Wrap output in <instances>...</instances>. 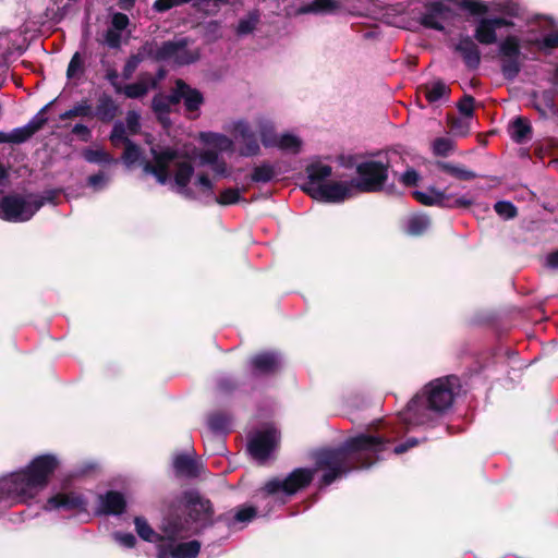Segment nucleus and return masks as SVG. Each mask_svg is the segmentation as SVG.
Masks as SVG:
<instances>
[{
  "instance_id": "1",
  "label": "nucleus",
  "mask_w": 558,
  "mask_h": 558,
  "mask_svg": "<svg viewBox=\"0 0 558 558\" xmlns=\"http://www.w3.org/2000/svg\"><path fill=\"white\" fill-rule=\"evenodd\" d=\"M153 162L144 166L146 173L153 174L160 184H171V187L187 198L197 196H211L215 180L228 177L227 163L220 160L217 153L205 150L199 154V165L209 166L214 172L210 178L203 170L195 172L193 167L194 151L178 150L170 147L151 148Z\"/></svg>"
},
{
  "instance_id": "2",
  "label": "nucleus",
  "mask_w": 558,
  "mask_h": 558,
  "mask_svg": "<svg viewBox=\"0 0 558 558\" xmlns=\"http://www.w3.org/2000/svg\"><path fill=\"white\" fill-rule=\"evenodd\" d=\"M58 463L52 454L38 456L25 469L1 478L0 501L15 505L33 499L47 486Z\"/></svg>"
},
{
  "instance_id": "3",
  "label": "nucleus",
  "mask_w": 558,
  "mask_h": 558,
  "mask_svg": "<svg viewBox=\"0 0 558 558\" xmlns=\"http://www.w3.org/2000/svg\"><path fill=\"white\" fill-rule=\"evenodd\" d=\"M387 11L399 16L400 25L408 29L422 26L441 32L452 16L449 0H398Z\"/></svg>"
},
{
  "instance_id": "4",
  "label": "nucleus",
  "mask_w": 558,
  "mask_h": 558,
  "mask_svg": "<svg viewBox=\"0 0 558 558\" xmlns=\"http://www.w3.org/2000/svg\"><path fill=\"white\" fill-rule=\"evenodd\" d=\"M453 402V392L448 379L439 378L424 387L401 413L402 422L410 428L432 421L448 410Z\"/></svg>"
},
{
  "instance_id": "5",
  "label": "nucleus",
  "mask_w": 558,
  "mask_h": 558,
  "mask_svg": "<svg viewBox=\"0 0 558 558\" xmlns=\"http://www.w3.org/2000/svg\"><path fill=\"white\" fill-rule=\"evenodd\" d=\"M8 173L0 166V193L7 186ZM43 203L35 198H25L21 196H5L0 201V218L20 222L29 220L41 207Z\"/></svg>"
},
{
  "instance_id": "6",
  "label": "nucleus",
  "mask_w": 558,
  "mask_h": 558,
  "mask_svg": "<svg viewBox=\"0 0 558 558\" xmlns=\"http://www.w3.org/2000/svg\"><path fill=\"white\" fill-rule=\"evenodd\" d=\"M262 145L266 148H278L282 151L298 154L302 148V140L294 133L278 134L274 121L264 114L254 118Z\"/></svg>"
},
{
  "instance_id": "7",
  "label": "nucleus",
  "mask_w": 558,
  "mask_h": 558,
  "mask_svg": "<svg viewBox=\"0 0 558 558\" xmlns=\"http://www.w3.org/2000/svg\"><path fill=\"white\" fill-rule=\"evenodd\" d=\"M166 541L158 545V558H195L201 549L197 541L186 543H177L178 539L185 537L182 533V526L177 522H167L162 525Z\"/></svg>"
},
{
  "instance_id": "8",
  "label": "nucleus",
  "mask_w": 558,
  "mask_h": 558,
  "mask_svg": "<svg viewBox=\"0 0 558 558\" xmlns=\"http://www.w3.org/2000/svg\"><path fill=\"white\" fill-rule=\"evenodd\" d=\"M226 130L233 135L238 144V153L242 157H254L260 154V138L254 125V120L245 119L231 121Z\"/></svg>"
},
{
  "instance_id": "9",
  "label": "nucleus",
  "mask_w": 558,
  "mask_h": 558,
  "mask_svg": "<svg viewBox=\"0 0 558 558\" xmlns=\"http://www.w3.org/2000/svg\"><path fill=\"white\" fill-rule=\"evenodd\" d=\"M356 171L359 179L354 183L357 191H378L387 180L388 163L378 160H367L360 163Z\"/></svg>"
},
{
  "instance_id": "10",
  "label": "nucleus",
  "mask_w": 558,
  "mask_h": 558,
  "mask_svg": "<svg viewBox=\"0 0 558 558\" xmlns=\"http://www.w3.org/2000/svg\"><path fill=\"white\" fill-rule=\"evenodd\" d=\"M314 471L308 469H296L284 480L274 478L266 483L264 490L268 495L284 494L291 496L299 489L305 487L313 480Z\"/></svg>"
},
{
  "instance_id": "11",
  "label": "nucleus",
  "mask_w": 558,
  "mask_h": 558,
  "mask_svg": "<svg viewBox=\"0 0 558 558\" xmlns=\"http://www.w3.org/2000/svg\"><path fill=\"white\" fill-rule=\"evenodd\" d=\"M345 457L341 450H322L317 453L316 469L324 471L323 483L331 484L344 472Z\"/></svg>"
},
{
  "instance_id": "12",
  "label": "nucleus",
  "mask_w": 558,
  "mask_h": 558,
  "mask_svg": "<svg viewBox=\"0 0 558 558\" xmlns=\"http://www.w3.org/2000/svg\"><path fill=\"white\" fill-rule=\"evenodd\" d=\"M279 434L272 426L257 432L248 442V451L257 461H265L279 444Z\"/></svg>"
},
{
  "instance_id": "13",
  "label": "nucleus",
  "mask_w": 558,
  "mask_h": 558,
  "mask_svg": "<svg viewBox=\"0 0 558 558\" xmlns=\"http://www.w3.org/2000/svg\"><path fill=\"white\" fill-rule=\"evenodd\" d=\"M414 197L426 206H440L445 208H462L472 205V199L465 196H454L444 191L430 189L427 192L415 191Z\"/></svg>"
},
{
  "instance_id": "14",
  "label": "nucleus",
  "mask_w": 558,
  "mask_h": 558,
  "mask_svg": "<svg viewBox=\"0 0 558 558\" xmlns=\"http://www.w3.org/2000/svg\"><path fill=\"white\" fill-rule=\"evenodd\" d=\"M387 441L380 437L369 434H360L350 438L345 444V450L361 454V458L369 460L372 457L378 459L380 452L386 449Z\"/></svg>"
},
{
  "instance_id": "15",
  "label": "nucleus",
  "mask_w": 558,
  "mask_h": 558,
  "mask_svg": "<svg viewBox=\"0 0 558 558\" xmlns=\"http://www.w3.org/2000/svg\"><path fill=\"white\" fill-rule=\"evenodd\" d=\"M156 58L177 64H189L197 59V54L195 51L189 49L185 39H180L163 43L162 46L157 49Z\"/></svg>"
},
{
  "instance_id": "16",
  "label": "nucleus",
  "mask_w": 558,
  "mask_h": 558,
  "mask_svg": "<svg viewBox=\"0 0 558 558\" xmlns=\"http://www.w3.org/2000/svg\"><path fill=\"white\" fill-rule=\"evenodd\" d=\"M463 7L473 15H482L488 12H498L507 16H518L520 7L511 0H496L490 3L469 0Z\"/></svg>"
},
{
  "instance_id": "17",
  "label": "nucleus",
  "mask_w": 558,
  "mask_h": 558,
  "mask_svg": "<svg viewBox=\"0 0 558 558\" xmlns=\"http://www.w3.org/2000/svg\"><path fill=\"white\" fill-rule=\"evenodd\" d=\"M307 179L302 185V190L308 194L312 198L318 201V195L312 190L318 187V190H325L331 181V167L322 162H315L306 168Z\"/></svg>"
},
{
  "instance_id": "18",
  "label": "nucleus",
  "mask_w": 558,
  "mask_h": 558,
  "mask_svg": "<svg viewBox=\"0 0 558 558\" xmlns=\"http://www.w3.org/2000/svg\"><path fill=\"white\" fill-rule=\"evenodd\" d=\"M172 100L177 104L183 101L185 110L195 118L204 102V97L198 89L189 86L181 80H178L172 90Z\"/></svg>"
},
{
  "instance_id": "19",
  "label": "nucleus",
  "mask_w": 558,
  "mask_h": 558,
  "mask_svg": "<svg viewBox=\"0 0 558 558\" xmlns=\"http://www.w3.org/2000/svg\"><path fill=\"white\" fill-rule=\"evenodd\" d=\"M355 190L354 181L343 182L331 180L330 183L326 185L325 190L314 187L312 191L318 195L319 202L340 203L352 197Z\"/></svg>"
},
{
  "instance_id": "20",
  "label": "nucleus",
  "mask_w": 558,
  "mask_h": 558,
  "mask_svg": "<svg viewBox=\"0 0 558 558\" xmlns=\"http://www.w3.org/2000/svg\"><path fill=\"white\" fill-rule=\"evenodd\" d=\"M512 23L505 17L481 19L474 31L477 41L484 45H492L497 40L496 29L499 27L511 26Z\"/></svg>"
},
{
  "instance_id": "21",
  "label": "nucleus",
  "mask_w": 558,
  "mask_h": 558,
  "mask_svg": "<svg viewBox=\"0 0 558 558\" xmlns=\"http://www.w3.org/2000/svg\"><path fill=\"white\" fill-rule=\"evenodd\" d=\"M85 505L84 498L76 493H58L47 500L45 509L48 511L74 510L84 509Z\"/></svg>"
},
{
  "instance_id": "22",
  "label": "nucleus",
  "mask_w": 558,
  "mask_h": 558,
  "mask_svg": "<svg viewBox=\"0 0 558 558\" xmlns=\"http://www.w3.org/2000/svg\"><path fill=\"white\" fill-rule=\"evenodd\" d=\"M199 141L208 147L207 150L217 153L233 151L234 142L225 134L215 132H202L198 135Z\"/></svg>"
},
{
  "instance_id": "23",
  "label": "nucleus",
  "mask_w": 558,
  "mask_h": 558,
  "mask_svg": "<svg viewBox=\"0 0 558 558\" xmlns=\"http://www.w3.org/2000/svg\"><path fill=\"white\" fill-rule=\"evenodd\" d=\"M186 498L190 517L195 522L208 521L211 515L210 502L194 493L187 494Z\"/></svg>"
},
{
  "instance_id": "24",
  "label": "nucleus",
  "mask_w": 558,
  "mask_h": 558,
  "mask_svg": "<svg viewBox=\"0 0 558 558\" xmlns=\"http://www.w3.org/2000/svg\"><path fill=\"white\" fill-rule=\"evenodd\" d=\"M125 508L124 497L116 492H108L99 497V510L106 514H120Z\"/></svg>"
},
{
  "instance_id": "25",
  "label": "nucleus",
  "mask_w": 558,
  "mask_h": 558,
  "mask_svg": "<svg viewBox=\"0 0 558 558\" xmlns=\"http://www.w3.org/2000/svg\"><path fill=\"white\" fill-rule=\"evenodd\" d=\"M456 50L461 53L468 66L476 68L480 64V50L470 37L461 38Z\"/></svg>"
},
{
  "instance_id": "26",
  "label": "nucleus",
  "mask_w": 558,
  "mask_h": 558,
  "mask_svg": "<svg viewBox=\"0 0 558 558\" xmlns=\"http://www.w3.org/2000/svg\"><path fill=\"white\" fill-rule=\"evenodd\" d=\"M508 132L514 142L524 143L531 138L532 129L526 119L518 117L509 124Z\"/></svg>"
},
{
  "instance_id": "27",
  "label": "nucleus",
  "mask_w": 558,
  "mask_h": 558,
  "mask_svg": "<svg viewBox=\"0 0 558 558\" xmlns=\"http://www.w3.org/2000/svg\"><path fill=\"white\" fill-rule=\"evenodd\" d=\"M339 4L335 0H313L311 3L302 5L298 9V14H326L338 10Z\"/></svg>"
},
{
  "instance_id": "28",
  "label": "nucleus",
  "mask_w": 558,
  "mask_h": 558,
  "mask_svg": "<svg viewBox=\"0 0 558 558\" xmlns=\"http://www.w3.org/2000/svg\"><path fill=\"white\" fill-rule=\"evenodd\" d=\"M545 24L550 28L549 32L542 37L535 36L531 38L530 41L542 50L555 49L558 47V31L554 28V22L551 20H546Z\"/></svg>"
},
{
  "instance_id": "29",
  "label": "nucleus",
  "mask_w": 558,
  "mask_h": 558,
  "mask_svg": "<svg viewBox=\"0 0 558 558\" xmlns=\"http://www.w3.org/2000/svg\"><path fill=\"white\" fill-rule=\"evenodd\" d=\"M135 530L141 538L149 543L162 544L166 541L165 533H156L144 518L137 517L134 520Z\"/></svg>"
},
{
  "instance_id": "30",
  "label": "nucleus",
  "mask_w": 558,
  "mask_h": 558,
  "mask_svg": "<svg viewBox=\"0 0 558 558\" xmlns=\"http://www.w3.org/2000/svg\"><path fill=\"white\" fill-rule=\"evenodd\" d=\"M429 218L422 214L411 215L407 218L404 229L408 234L421 235L429 228Z\"/></svg>"
},
{
  "instance_id": "31",
  "label": "nucleus",
  "mask_w": 558,
  "mask_h": 558,
  "mask_svg": "<svg viewBox=\"0 0 558 558\" xmlns=\"http://www.w3.org/2000/svg\"><path fill=\"white\" fill-rule=\"evenodd\" d=\"M173 468L179 475L194 476L197 474V464L190 454H177L173 458Z\"/></svg>"
},
{
  "instance_id": "32",
  "label": "nucleus",
  "mask_w": 558,
  "mask_h": 558,
  "mask_svg": "<svg viewBox=\"0 0 558 558\" xmlns=\"http://www.w3.org/2000/svg\"><path fill=\"white\" fill-rule=\"evenodd\" d=\"M253 366L260 373H268L275 371L279 364L280 359L275 353H262L256 355L253 361Z\"/></svg>"
},
{
  "instance_id": "33",
  "label": "nucleus",
  "mask_w": 558,
  "mask_h": 558,
  "mask_svg": "<svg viewBox=\"0 0 558 558\" xmlns=\"http://www.w3.org/2000/svg\"><path fill=\"white\" fill-rule=\"evenodd\" d=\"M449 88L441 81H435L426 84L424 93L429 102H436L448 95Z\"/></svg>"
},
{
  "instance_id": "34",
  "label": "nucleus",
  "mask_w": 558,
  "mask_h": 558,
  "mask_svg": "<svg viewBox=\"0 0 558 558\" xmlns=\"http://www.w3.org/2000/svg\"><path fill=\"white\" fill-rule=\"evenodd\" d=\"M117 107L109 96H101L97 106L96 114L102 120H111L116 114Z\"/></svg>"
},
{
  "instance_id": "35",
  "label": "nucleus",
  "mask_w": 558,
  "mask_h": 558,
  "mask_svg": "<svg viewBox=\"0 0 558 558\" xmlns=\"http://www.w3.org/2000/svg\"><path fill=\"white\" fill-rule=\"evenodd\" d=\"M439 167L445 172L460 180H472L475 178V173L473 171L458 165L441 162L439 163Z\"/></svg>"
},
{
  "instance_id": "36",
  "label": "nucleus",
  "mask_w": 558,
  "mask_h": 558,
  "mask_svg": "<svg viewBox=\"0 0 558 558\" xmlns=\"http://www.w3.org/2000/svg\"><path fill=\"white\" fill-rule=\"evenodd\" d=\"M275 177V169L269 163H262L253 169L252 181L257 183H267Z\"/></svg>"
},
{
  "instance_id": "37",
  "label": "nucleus",
  "mask_w": 558,
  "mask_h": 558,
  "mask_svg": "<svg viewBox=\"0 0 558 558\" xmlns=\"http://www.w3.org/2000/svg\"><path fill=\"white\" fill-rule=\"evenodd\" d=\"M84 158L92 163H111L116 162L102 148H89L84 150Z\"/></svg>"
},
{
  "instance_id": "38",
  "label": "nucleus",
  "mask_w": 558,
  "mask_h": 558,
  "mask_svg": "<svg viewBox=\"0 0 558 558\" xmlns=\"http://www.w3.org/2000/svg\"><path fill=\"white\" fill-rule=\"evenodd\" d=\"M38 129L39 125H36L34 123H29L23 128L14 129L10 133V141L11 143H22L29 138Z\"/></svg>"
},
{
  "instance_id": "39",
  "label": "nucleus",
  "mask_w": 558,
  "mask_h": 558,
  "mask_svg": "<svg viewBox=\"0 0 558 558\" xmlns=\"http://www.w3.org/2000/svg\"><path fill=\"white\" fill-rule=\"evenodd\" d=\"M174 105H177V102L172 100V94L169 96L159 95L153 100V108L160 119H162V114L168 113L170 108Z\"/></svg>"
},
{
  "instance_id": "40",
  "label": "nucleus",
  "mask_w": 558,
  "mask_h": 558,
  "mask_svg": "<svg viewBox=\"0 0 558 558\" xmlns=\"http://www.w3.org/2000/svg\"><path fill=\"white\" fill-rule=\"evenodd\" d=\"M500 52L508 59H517L520 53L519 40L515 37L506 38L500 45Z\"/></svg>"
},
{
  "instance_id": "41",
  "label": "nucleus",
  "mask_w": 558,
  "mask_h": 558,
  "mask_svg": "<svg viewBox=\"0 0 558 558\" xmlns=\"http://www.w3.org/2000/svg\"><path fill=\"white\" fill-rule=\"evenodd\" d=\"M92 114V107L86 102L82 101L74 106L72 109L61 114V119H70L72 117H88Z\"/></svg>"
},
{
  "instance_id": "42",
  "label": "nucleus",
  "mask_w": 558,
  "mask_h": 558,
  "mask_svg": "<svg viewBox=\"0 0 558 558\" xmlns=\"http://www.w3.org/2000/svg\"><path fill=\"white\" fill-rule=\"evenodd\" d=\"M141 156L140 148L132 144L130 141L125 142V149L123 153V160L128 166H131L138 161Z\"/></svg>"
},
{
  "instance_id": "43",
  "label": "nucleus",
  "mask_w": 558,
  "mask_h": 558,
  "mask_svg": "<svg viewBox=\"0 0 558 558\" xmlns=\"http://www.w3.org/2000/svg\"><path fill=\"white\" fill-rule=\"evenodd\" d=\"M148 90V87L143 82H137L133 84H129L124 87L123 93L129 98H138L145 95Z\"/></svg>"
},
{
  "instance_id": "44",
  "label": "nucleus",
  "mask_w": 558,
  "mask_h": 558,
  "mask_svg": "<svg viewBox=\"0 0 558 558\" xmlns=\"http://www.w3.org/2000/svg\"><path fill=\"white\" fill-rule=\"evenodd\" d=\"M240 192L235 189H227L221 192L219 197L216 198V202L220 205H231L235 204L240 201Z\"/></svg>"
},
{
  "instance_id": "45",
  "label": "nucleus",
  "mask_w": 558,
  "mask_h": 558,
  "mask_svg": "<svg viewBox=\"0 0 558 558\" xmlns=\"http://www.w3.org/2000/svg\"><path fill=\"white\" fill-rule=\"evenodd\" d=\"M453 147V143L450 138L440 137L435 140L433 144V149L436 155L446 156L448 155Z\"/></svg>"
},
{
  "instance_id": "46",
  "label": "nucleus",
  "mask_w": 558,
  "mask_h": 558,
  "mask_svg": "<svg viewBox=\"0 0 558 558\" xmlns=\"http://www.w3.org/2000/svg\"><path fill=\"white\" fill-rule=\"evenodd\" d=\"M495 210L505 219H511L517 215V208L510 202H497L495 204Z\"/></svg>"
},
{
  "instance_id": "47",
  "label": "nucleus",
  "mask_w": 558,
  "mask_h": 558,
  "mask_svg": "<svg viewBox=\"0 0 558 558\" xmlns=\"http://www.w3.org/2000/svg\"><path fill=\"white\" fill-rule=\"evenodd\" d=\"M110 181V177L104 172L88 178V184L96 191L102 190Z\"/></svg>"
},
{
  "instance_id": "48",
  "label": "nucleus",
  "mask_w": 558,
  "mask_h": 558,
  "mask_svg": "<svg viewBox=\"0 0 558 558\" xmlns=\"http://www.w3.org/2000/svg\"><path fill=\"white\" fill-rule=\"evenodd\" d=\"M399 181L405 186H414L420 181V174L414 169H408L400 175Z\"/></svg>"
},
{
  "instance_id": "49",
  "label": "nucleus",
  "mask_w": 558,
  "mask_h": 558,
  "mask_svg": "<svg viewBox=\"0 0 558 558\" xmlns=\"http://www.w3.org/2000/svg\"><path fill=\"white\" fill-rule=\"evenodd\" d=\"M256 515V510L253 507H243L239 509L234 515L236 522L245 523L251 521Z\"/></svg>"
},
{
  "instance_id": "50",
  "label": "nucleus",
  "mask_w": 558,
  "mask_h": 558,
  "mask_svg": "<svg viewBox=\"0 0 558 558\" xmlns=\"http://www.w3.org/2000/svg\"><path fill=\"white\" fill-rule=\"evenodd\" d=\"M114 539L123 547L132 548L136 543V538L131 533H114Z\"/></svg>"
},
{
  "instance_id": "51",
  "label": "nucleus",
  "mask_w": 558,
  "mask_h": 558,
  "mask_svg": "<svg viewBox=\"0 0 558 558\" xmlns=\"http://www.w3.org/2000/svg\"><path fill=\"white\" fill-rule=\"evenodd\" d=\"M82 70V60L78 53H75L68 66L66 75L69 78L76 76Z\"/></svg>"
},
{
  "instance_id": "52",
  "label": "nucleus",
  "mask_w": 558,
  "mask_h": 558,
  "mask_svg": "<svg viewBox=\"0 0 558 558\" xmlns=\"http://www.w3.org/2000/svg\"><path fill=\"white\" fill-rule=\"evenodd\" d=\"M459 111L466 118H470L473 113V109H474V99L470 96L468 97H464L460 102H459Z\"/></svg>"
},
{
  "instance_id": "53",
  "label": "nucleus",
  "mask_w": 558,
  "mask_h": 558,
  "mask_svg": "<svg viewBox=\"0 0 558 558\" xmlns=\"http://www.w3.org/2000/svg\"><path fill=\"white\" fill-rule=\"evenodd\" d=\"M129 25V17L123 13H114L112 16V28L123 31Z\"/></svg>"
},
{
  "instance_id": "54",
  "label": "nucleus",
  "mask_w": 558,
  "mask_h": 558,
  "mask_svg": "<svg viewBox=\"0 0 558 558\" xmlns=\"http://www.w3.org/2000/svg\"><path fill=\"white\" fill-rule=\"evenodd\" d=\"M126 126H128V130L130 131V133L134 134L137 132V130L140 128V116L136 112L131 111L128 113Z\"/></svg>"
},
{
  "instance_id": "55",
  "label": "nucleus",
  "mask_w": 558,
  "mask_h": 558,
  "mask_svg": "<svg viewBox=\"0 0 558 558\" xmlns=\"http://www.w3.org/2000/svg\"><path fill=\"white\" fill-rule=\"evenodd\" d=\"M505 75L512 77L519 72V64L517 59H509L502 66Z\"/></svg>"
},
{
  "instance_id": "56",
  "label": "nucleus",
  "mask_w": 558,
  "mask_h": 558,
  "mask_svg": "<svg viewBox=\"0 0 558 558\" xmlns=\"http://www.w3.org/2000/svg\"><path fill=\"white\" fill-rule=\"evenodd\" d=\"M111 140L114 145H118L119 142L125 144L128 138L124 137V129L122 124H116L111 134Z\"/></svg>"
},
{
  "instance_id": "57",
  "label": "nucleus",
  "mask_w": 558,
  "mask_h": 558,
  "mask_svg": "<svg viewBox=\"0 0 558 558\" xmlns=\"http://www.w3.org/2000/svg\"><path fill=\"white\" fill-rule=\"evenodd\" d=\"M120 31L109 29L106 35V43L109 47L116 48L120 45Z\"/></svg>"
},
{
  "instance_id": "58",
  "label": "nucleus",
  "mask_w": 558,
  "mask_h": 558,
  "mask_svg": "<svg viewBox=\"0 0 558 558\" xmlns=\"http://www.w3.org/2000/svg\"><path fill=\"white\" fill-rule=\"evenodd\" d=\"M255 27V23L253 20H242L238 25V33L241 35H245L251 33Z\"/></svg>"
},
{
  "instance_id": "59",
  "label": "nucleus",
  "mask_w": 558,
  "mask_h": 558,
  "mask_svg": "<svg viewBox=\"0 0 558 558\" xmlns=\"http://www.w3.org/2000/svg\"><path fill=\"white\" fill-rule=\"evenodd\" d=\"M72 132H73L74 134H76V135L81 136V137H82V140H84V141H88V138H89V130H88V128H87L86 125H84V124H76V125L73 128Z\"/></svg>"
},
{
  "instance_id": "60",
  "label": "nucleus",
  "mask_w": 558,
  "mask_h": 558,
  "mask_svg": "<svg viewBox=\"0 0 558 558\" xmlns=\"http://www.w3.org/2000/svg\"><path fill=\"white\" fill-rule=\"evenodd\" d=\"M546 264L550 268L558 269V251L547 255Z\"/></svg>"
},
{
  "instance_id": "61",
  "label": "nucleus",
  "mask_w": 558,
  "mask_h": 558,
  "mask_svg": "<svg viewBox=\"0 0 558 558\" xmlns=\"http://www.w3.org/2000/svg\"><path fill=\"white\" fill-rule=\"evenodd\" d=\"M208 423L213 430H216V432L225 430V424L222 422H220V420L218 417H210Z\"/></svg>"
},
{
  "instance_id": "62",
  "label": "nucleus",
  "mask_w": 558,
  "mask_h": 558,
  "mask_svg": "<svg viewBox=\"0 0 558 558\" xmlns=\"http://www.w3.org/2000/svg\"><path fill=\"white\" fill-rule=\"evenodd\" d=\"M9 40L5 34H0V57H3L4 50L9 48Z\"/></svg>"
},
{
  "instance_id": "63",
  "label": "nucleus",
  "mask_w": 558,
  "mask_h": 558,
  "mask_svg": "<svg viewBox=\"0 0 558 558\" xmlns=\"http://www.w3.org/2000/svg\"><path fill=\"white\" fill-rule=\"evenodd\" d=\"M408 449H409V447H408V445L404 442V444H401V445L397 446V447L395 448V450H393V451H395V453H397V454H401V453L405 452Z\"/></svg>"
},
{
  "instance_id": "64",
  "label": "nucleus",
  "mask_w": 558,
  "mask_h": 558,
  "mask_svg": "<svg viewBox=\"0 0 558 558\" xmlns=\"http://www.w3.org/2000/svg\"><path fill=\"white\" fill-rule=\"evenodd\" d=\"M0 143H11L10 133H4L0 131Z\"/></svg>"
}]
</instances>
